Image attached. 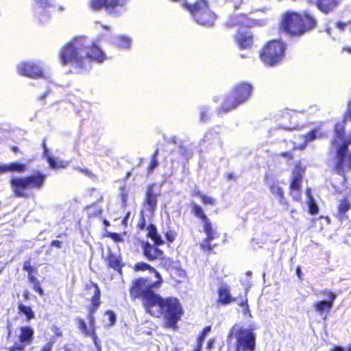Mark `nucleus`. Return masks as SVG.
I'll return each instance as SVG.
<instances>
[{
	"label": "nucleus",
	"instance_id": "obj_28",
	"mask_svg": "<svg viewBox=\"0 0 351 351\" xmlns=\"http://www.w3.org/2000/svg\"><path fill=\"white\" fill-rule=\"evenodd\" d=\"M147 237L150 238L156 245H163L165 243L164 240L158 234L156 226L152 223H150L147 227Z\"/></svg>",
	"mask_w": 351,
	"mask_h": 351
},
{
	"label": "nucleus",
	"instance_id": "obj_38",
	"mask_svg": "<svg viewBox=\"0 0 351 351\" xmlns=\"http://www.w3.org/2000/svg\"><path fill=\"white\" fill-rule=\"evenodd\" d=\"M215 245H211V242L210 241L204 239L200 243V248L204 252L207 253H210L213 251Z\"/></svg>",
	"mask_w": 351,
	"mask_h": 351
},
{
	"label": "nucleus",
	"instance_id": "obj_52",
	"mask_svg": "<svg viewBox=\"0 0 351 351\" xmlns=\"http://www.w3.org/2000/svg\"><path fill=\"white\" fill-rule=\"evenodd\" d=\"M279 156L286 158L287 160H291L293 158V154L290 151L280 152Z\"/></svg>",
	"mask_w": 351,
	"mask_h": 351
},
{
	"label": "nucleus",
	"instance_id": "obj_64",
	"mask_svg": "<svg viewBox=\"0 0 351 351\" xmlns=\"http://www.w3.org/2000/svg\"><path fill=\"white\" fill-rule=\"evenodd\" d=\"M202 347L199 345H196L195 349L193 351H201Z\"/></svg>",
	"mask_w": 351,
	"mask_h": 351
},
{
	"label": "nucleus",
	"instance_id": "obj_45",
	"mask_svg": "<svg viewBox=\"0 0 351 351\" xmlns=\"http://www.w3.org/2000/svg\"><path fill=\"white\" fill-rule=\"evenodd\" d=\"M104 236L112 239L115 243H120L123 241L121 236L117 232H106Z\"/></svg>",
	"mask_w": 351,
	"mask_h": 351
},
{
	"label": "nucleus",
	"instance_id": "obj_63",
	"mask_svg": "<svg viewBox=\"0 0 351 351\" xmlns=\"http://www.w3.org/2000/svg\"><path fill=\"white\" fill-rule=\"evenodd\" d=\"M343 51H347L349 53H351V47H346L343 48Z\"/></svg>",
	"mask_w": 351,
	"mask_h": 351
},
{
	"label": "nucleus",
	"instance_id": "obj_17",
	"mask_svg": "<svg viewBox=\"0 0 351 351\" xmlns=\"http://www.w3.org/2000/svg\"><path fill=\"white\" fill-rule=\"evenodd\" d=\"M160 245L154 243H150L148 241H141V247L143 256L149 261H162L165 258L164 252L158 247Z\"/></svg>",
	"mask_w": 351,
	"mask_h": 351
},
{
	"label": "nucleus",
	"instance_id": "obj_57",
	"mask_svg": "<svg viewBox=\"0 0 351 351\" xmlns=\"http://www.w3.org/2000/svg\"><path fill=\"white\" fill-rule=\"evenodd\" d=\"M208 117V110H204L200 112V119L203 121H206Z\"/></svg>",
	"mask_w": 351,
	"mask_h": 351
},
{
	"label": "nucleus",
	"instance_id": "obj_47",
	"mask_svg": "<svg viewBox=\"0 0 351 351\" xmlns=\"http://www.w3.org/2000/svg\"><path fill=\"white\" fill-rule=\"evenodd\" d=\"M335 132L336 136L339 138H342L344 137L345 135V129L343 126H339V125H336L335 127Z\"/></svg>",
	"mask_w": 351,
	"mask_h": 351
},
{
	"label": "nucleus",
	"instance_id": "obj_15",
	"mask_svg": "<svg viewBox=\"0 0 351 351\" xmlns=\"http://www.w3.org/2000/svg\"><path fill=\"white\" fill-rule=\"evenodd\" d=\"M19 75L33 79L45 78V75L41 67L32 61L22 62L17 66Z\"/></svg>",
	"mask_w": 351,
	"mask_h": 351
},
{
	"label": "nucleus",
	"instance_id": "obj_27",
	"mask_svg": "<svg viewBox=\"0 0 351 351\" xmlns=\"http://www.w3.org/2000/svg\"><path fill=\"white\" fill-rule=\"evenodd\" d=\"M27 170V166L26 164L21 163L19 162H12L9 164L3 165L4 172H16L19 173H22L25 172Z\"/></svg>",
	"mask_w": 351,
	"mask_h": 351
},
{
	"label": "nucleus",
	"instance_id": "obj_4",
	"mask_svg": "<svg viewBox=\"0 0 351 351\" xmlns=\"http://www.w3.org/2000/svg\"><path fill=\"white\" fill-rule=\"evenodd\" d=\"M47 176L38 170L25 176H16L10 180L12 191L16 197H34V191L40 190L45 185Z\"/></svg>",
	"mask_w": 351,
	"mask_h": 351
},
{
	"label": "nucleus",
	"instance_id": "obj_49",
	"mask_svg": "<svg viewBox=\"0 0 351 351\" xmlns=\"http://www.w3.org/2000/svg\"><path fill=\"white\" fill-rule=\"evenodd\" d=\"M146 226V219L144 216V213L141 212V217L140 221L137 225V227L139 230H144Z\"/></svg>",
	"mask_w": 351,
	"mask_h": 351
},
{
	"label": "nucleus",
	"instance_id": "obj_54",
	"mask_svg": "<svg viewBox=\"0 0 351 351\" xmlns=\"http://www.w3.org/2000/svg\"><path fill=\"white\" fill-rule=\"evenodd\" d=\"M335 25L339 30L343 32L346 29L348 23L342 21H337Z\"/></svg>",
	"mask_w": 351,
	"mask_h": 351
},
{
	"label": "nucleus",
	"instance_id": "obj_25",
	"mask_svg": "<svg viewBox=\"0 0 351 351\" xmlns=\"http://www.w3.org/2000/svg\"><path fill=\"white\" fill-rule=\"evenodd\" d=\"M247 19V15L243 14H234L229 17L225 22L224 27L226 28H232L234 27H241L244 25Z\"/></svg>",
	"mask_w": 351,
	"mask_h": 351
},
{
	"label": "nucleus",
	"instance_id": "obj_33",
	"mask_svg": "<svg viewBox=\"0 0 351 351\" xmlns=\"http://www.w3.org/2000/svg\"><path fill=\"white\" fill-rule=\"evenodd\" d=\"M319 129L314 128L304 135V141L305 143L311 142L317 138H321L325 136L322 132H319Z\"/></svg>",
	"mask_w": 351,
	"mask_h": 351
},
{
	"label": "nucleus",
	"instance_id": "obj_58",
	"mask_svg": "<svg viewBox=\"0 0 351 351\" xmlns=\"http://www.w3.org/2000/svg\"><path fill=\"white\" fill-rule=\"evenodd\" d=\"M296 275L300 280H302V272L300 266H298L296 268Z\"/></svg>",
	"mask_w": 351,
	"mask_h": 351
},
{
	"label": "nucleus",
	"instance_id": "obj_37",
	"mask_svg": "<svg viewBox=\"0 0 351 351\" xmlns=\"http://www.w3.org/2000/svg\"><path fill=\"white\" fill-rule=\"evenodd\" d=\"M159 151L158 149H156L154 153L151 156V162L147 166V171L148 173H151L153 170L158 166V161L157 160V157L158 156Z\"/></svg>",
	"mask_w": 351,
	"mask_h": 351
},
{
	"label": "nucleus",
	"instance_id": "obj_8",
	"mask_svg": "<svg viewBox=\"0 0 351 351\" xmlns=\"http://www.w3.org/2000/svg\"><path fill=\"white\" fill-rule=\"evenodd\" d=\"M182 6L189 11L195 21L201 25L211 27L217 19V15L210 8L208 0H196L193 3L184 1Z\"/></svg>",
	"mask_w": 351,
	"mask_h": 351
},
{
	"label": "nucleus",
	"instance_id": "obj_30",
	"mask_svg": "<svg viewBox=\"0 0 351 351\" xmlns=\"http://www.w3.org/2000/svg\"><path fill=\"white\" fill-rule=\"evenodd\" d=\"M191 195L193 197H199L204 205L214 206L217 203V201L214 197L203 194L199 190L197 189H194L191 192Z\"/></svg>",
	"mask_w": 351,
	"mask_h": 351
},
{
	"label": "nucleus",
	"instance_id": "obj_5",
	"mask_svg": "<svg viewBox=\"0 0 351 351\" xmlns=\"http://www.w3.org/2000/svg\"><path fill=\"white\" fill-rule=\"evenodd\" d=\"M84 36H76L64 44L58 51V58L62 65L72 64L83 71Z\"/></svg>",
	"mask_w": 351,
	"mask_h": 351
},
{
	"label": "nucleus",
	"instance_id": "obj_9",
	"mask_svg": "<svg viewBox=\"0 0 351 351\" xmlns=\"http://www.w3.org/2000/svg\"><path fill=\"white\" fill-rule=\"evenodd\" d=\"M235 339L234 351H254L256 335L252 329L234 325L228 335V340Z\"/></svg>",
	"mask_w": 351,
	"mask_h": 351
},
{
	"label": "nucleus",
	"instance_id": "obj_50",
	"mask_svg": "<svg viewBox=\"0 0 351 351\" xmlns=\"http://www.w3.org/2000/svg\"><path fill=\"white\" fill-rule=\"evenodd\" d=\"M54 341H49L45 343L41 348L40 351H52Z\"/></svg>",
	"mask_w": 351,
	"mask_h": 351
},
{
	"label": "nucleus",
	"instance_id": "obj_62",
	"mask_svg": "<svg viewBox=\"0 0 351 351\" xmlns=\"http://www.w3.org/2000/svg\"><path fill=\"white\" fill-rule=\"evenodd\" d=\"M130 217V213H127L125 216L123 217V220H122V224L124 225V226H126L127 225V221H128V219Z\"/></svg>",
	"mask_w": 351,
	"mask_h": 351
},
{
	"label": "nucleus",
	"instance_id": "obj_46",
	"mask_svg": "<svg viewBox=\"0 0 351 351\" xmlns=\"http://www.w3.org/2000/svg\"><path fill=\"white\" fill-rule=\"evenodd\" d=\"M105 315L108 317V325H114L116 321L115 313L112 311L107 310L105 312Z\"/></svg>",
	"mask_w": 351,
	"mask_h": 351
},
{
	"label": "nucleus",
	"instance_id": "obj_36",
	"mask_svg": "<svg viewBox=\"0 0 351 351\" xmlns=\"http://www.w3.org/2000/svg\"><path fill=\"white\" fill-rule=\"evenodd\" d=\"M23 269L27 272V278L28 280L32 279V277H35L34 274L37 273V269L32 265H31L30 260H27L24 262L23 265Z\"/></svg>",
	"mask_w": 351,
	"mask_h": 351
},
{
	"label": "nucleus",
	"instance_id": "obj_3",
	"mask_svg": "<svg viewBox=\"0 0 351 351\" xmlns=\"http://www.w3.org/2000/svg\"><path fill=\"white\" fill-rule=\"evenodd\" d=\"M84 290L86 295L93 294L89 300L90 305L87 308V319L89 323V328L87 327L84 319L82 318H77L76 322L79 329L84 335L85 337H91L96 348L99 351H101L99 341L96 333L95 319L94 317V314L99 309L101 303V291L98 285L92 281H90L89 283L85 285Z\"/></svg>",
	"mask_w": 351,
	"mask_h": 351
},
{
	"label": "nucleus",
	"instance_id": "obj_48",
	"mask_svg": "<svg viewBox=\"0 0 351 351\" xmlns=\"http://www.w3.org/2000/svg\"><path fill=\"white\" fill-rule=\"evenodd\" d=\"M76 169L79 172L84 173V175L87 176L89 178H94V177H95V176L92 172V171H90V169H88L87 168L77 167Z\"/></svg>",
	"mask_w": 351,
	"mask_h": 351
},
{
	"label": "nucleus",
	"instance_id": "obj_31",
	"mask_svg": "<svg viewBox=\"0 0 351 351\" xmlns=\"http://www.w3.org/2000/svg\"><path fill=\"white\" fill-rule=\"evenodd\" d=\"M234 298H237V300L235 302L237 304L241 307L243 311L244 314L250 313V307L248 305V299H247V291H245V293L242 294H239L237 297H234Z\"/></svg>",
	"mask_w": 351,
	"mask_h": 351
},
{
	"label": "nucleus",
	"instance_id": "obj_11",
	"mask_svg": "<svg viewBox=\"0 0 351 351\" xmlns=\"http://www.w3.org/2000/svg\"><path fill=\"white\" fill-rule=\"evenodd\" d=\"M335 169L343 175L351 169V153L346 144L341 143L336 150Z\"/></svg>",
	"mask_w": 351,
	"mask_h": 351
},
{
	"label": "nucleus",
	"instance_id": "obj_59",
	"mask_svg": "<svg viewBox=\"0 0 351 351\" xmlns=\"http://www.w3.org/2000/svg\"><path fill=\"white\" fill-rule=\"evenodd\" d=\"M226 178L228 180H235L237 177L233 173L230 172V173H228L226 174Z\"/></svg>",
	"mask_w": 351,
	"mask_h": 351
},
{
	"label": "nucleus",
	"instance_id": "obj_18",
	"mask_svg": "<svg viewBox=\"0 0 351 351\" xmlns=\"http://www.w3.org/2000/svg\"><path fill=\"white\" fill-rule=\"evenodd\" d=\"M305 169L301 166L300 162L295 164L292 171V178L289 185V191H295L300 192L301 190V183L303 178Z\"/></svg>",
	"mask_w": 351,
	"mask_h": 351
},
{
	"label": "nucleus",
	"instance_id": "obj_12",
	"mask_svg": "<svg viewBox=\"0 0 351 351\" xmlns=\"http://www.w3.org/2000/svg\"><path fill=\"white\" fill-rule=\"evenodd\" d=\"M156 184H149L145 191V197L142 202L141 213H147L152 215L156 210L158 198L160 193L155 190Z\"/></svg>",
	"mask_w": 351,
	"mask_h": 351
},
{
	"label": "nucleus",
	"instance_id": "obj_23",
	"mask_svg": "<svg viewBox=\"0 0 351 351\" xmlns=\"http://www.w3.org/2000/svg\"><path fill=\"white\" fill-rule=\"evenodd\" d=\"M351 209V202L348 197H343L337 206V210L335 217L340 221H346L348 219L347 213Z\"/></svg>",
	"mask_w": 351,
	"mask_h": 351
},
{
	"label": "nucleus",
	"instance_id": "obj_10",
	"mask_svg": "<svg viewBox=\"0 0 351 351\" xmlns=\"http://www.w3.org/2000/svg\"><path fill=\"white\" fill-rule=\"evenodd\" d=\"M130 0H89V8L95 11L104 10L109 14H119L124 10Z\"/></svg>",
	"mask_w": 351,
	"mask_h": 351
},
{
	"label": "nucleus",
	"instance_id": "obj_16",
	"mask_svg": "<svg viewBox=\"0 0 351 351\" xmlns=\"http://www.w3.org/2000/svg\"><path fill=\"white\" fill-rule=\"evenodd\" d=\"M320 294L325 295L328 298L327 300H319L313 303V308L314 311L320 315H324V319L326 318L327 315L333 303L336 300L337 295L329 289H324L320 291Z\"/></svg>",
	"mask_w": 351,
	"mask_h": 351
},
{
	"label": "nucleus",
	"instance_id": "obj_35",
	"mask_svg": "<svg viewBox=\"0 0 351 351\" xmlns=\"http://www.w3.org/2000/svg\"><path fill=\"white\" fill-rule=\"evenodd\" d=\"M308 212L312 215H315L319 213V208L315 203L313 197H312L310 190L308 191Z\"/></svg>",
	"mask_w": 351,
	"mask_h": 351
},
{
	"label": "nucleus",
	"instance_id": "obj_43",
	"mask_svg": "<svg viewBox=\"0 0 351 351\" xmlns=\"http://www.w3.org/2000/svg\"><path fill=\"white\" fill-rule=\"evenodd\" d=\"M37 9H45L52 6L51 0H34Z\"/></svg>",
	"mask_w": 351,
	"mask_h": 351
},
{
	"label": "nucleus",
	"instance_id": "obj_44",
	"mask_svg": "<svg viewBox=\"0 0 351 351\" xmlns=\"http://www.w3.org/2000/svg\"><path fill=\"white\" fill-rule=\"evenodd\" d=\"M342 121L343 123L351 121V97L350 99L348 101L347 108L345 112L343 113Z\"/></svg>",
	"mask_w": 351,
	"mask_h": 351
},
{
	"label": "nucleus",
	"instance_id": "obj_40",
	"mask_svg": "<svg viewBox=\"0 0 351 351\" xmlns=\"http://www.w3.org/2000/svg\"><path fill=\"white\" fill-rule=\"evenodd\" d=\"M29 281L33 284L34 290L36 291L40 295H43V290L41 288L38 280L36 277H32V279H29Z\"/></svg>",
	"mask_w": 351,
	"mask_h": 351
},
{
	"label": "nucleus",
	"instance_id": "obj_14",
	"mask_svg": "<svg viewBox=\"0 0 351 351\" xmlns=\"http://www.w3.org/2000/svg\"><path fill=\"white\" fill-rule=\"evenodd\" d=\"M191 208L193 215L200 219L203 223L204 231L206 233L205 239H207L211 242L216 238V233L213 230L211 222L204 209L196 203H191Z\"/></svg>",
	"mask_w": 351,
	"mask_h": 351
},
{
	"label": "nucleus",
	"instance_id": "obj_21",
	"mask_svg": "<svg viewBox=\"0 0 351 351\" xmlns=\"http://www.w3.org/2000/svg\"><path fill=\"white\" fill-rule=\"evenodd\" d=\"M340 4V0H316L315 5L317 10L324 14L335 12Z\"/></svg>",
	"mask_w": 351,
	"mask_h": 351
},
{
	"label": "nucleus",
	"instance_id": "obj_39",
	"mask_svg": "<svg viewBox=\"0 0 351 351\" xmlns=\"http://www.w3.org/2000/svg\"><path fill=\"white\" fill-rule=\"evenodd\" d=\"M117 45L120 47L129 48L131 45V40L126 36H121L117 38Z\"/></svg>",
	"mask_w": 351,
	"mask_h": 351
},
{
	"label": "nucleus",
	"instance_id": "obj_56",
	"mask_svg": "<svg viewBox=\"0 0 351 351\" xmlns=\"http://www.w3.org/2000/svg\"><path fill=\"white\" fill-rule=\"evenodd\" d=\"M331 351H351V344L347 348L346 350L341 346H335Z\"/></svg>",
	"mask_w": 351,
	"mask_h": 351
},
{
	"label": "nucleus",
	"instance_id": "obj_2",
	"mask_svg": "<svg viewBox=\"0 0 351 351\" xmlns=\"http://www.w3.org/2000/svg\"><path fill=\"white\" fill-rule=\"evenodd\" d=\"M317 26L315 15L308 10L297 12L287 10L281 14L279 29L291 37H300Z\"/></svg>",
	"mask_w": 351,
	"mask_h": 351
},
{
	"label": "nucleus",
	"instance_id": "obj_20",
	"mask_svg": "<svg viewBox=\"0 0 351 351\" xmlns=\"http://www.w3.org/2000/svg\"><path fill=\"white\" fill-rule=\"evenodd\" d=\"M19 335L18 336V341L16 342L19 346H23L25 350L27 346L33 343L34 330L28 326H23L19 327Z\"/></svg>",
	"mask_w": 351,
	"mask_h": 351
},
{
	"label": "nucleus",
	"instance_id": "obj_19",
	"mask_svg": "<svg viewBox=\"0 0 351 351\" xmlns=\"http://www.w3.org/2000/svg\"><path fill=\"white\" fill-rule=\"evenodd\" d=\"M217 295L216 304L218 306H227L237 300V298H234V296L232 295L230 288L227 285H221L218 288Z\"/></svg>",
	"mask_w": 351,
	"mask_h": 351
},
{
	"label": "nucleus",
	"instance_id": "obj_26",
	"mask_svg": "<svg viewBox=\"0 0 351 351\" xmlns=\"http://www.w3.org/2000/svg\"><path fill=\"white\" fill-rule=\"evenodd\" d=\"M44 147V154H46L47 161L49 163V167L53 169H65L69 165V162L64 160H56L51 156L48 155V149L45 145V143H43Z\"/></svg>",
	"mask_w": 351,
	"mask_h": 351
},
{
	"label": "nucleus",
	"instance_id": "obj_55",
	"mask_svg": "<svg viewBox=\"0 0 351 351\" xmlns=\"http://www.w3.org/2000/svg\"><path fill=\"white\" fill-rule=\"evenodd\" d=\"M62 245V242L58 240H53L51 242L50 246L55 247L56 248H61Z\"/></svg>",
	"mask_w": 351,
	"mask_h": 351
},
{
	"label": "nucleus",
	"instance_id": "obj_42",
	"mask_svg": "<svg viewBox=\"0 0 351 351\" xmlns=\"http://www.w3.org/2000/svg\"><path fill=\"white\" fill-rule=\"evenodd\" d=\"M164 234L168 243H173L176 240L178 235L177 232L173 229L167 230Z\"/></svg>",
	"mask_w": 351,
	"mask_h": 351
},
{
	"label": "nucleus",
	"instance_id": "obj_61",
	"mask_svg": "<svg viewBox=\"0 0 351 351\" xmlns=\"http://www.w3.org/2000/svg\"><path fill=\"white\" fill-rule=\"evenodd\" d=\"M10 148L15 154L20 153V149H19V147H17L16 145H12V146H10Z\"/></svg>",
	"mask_w": 351,
	"mask_h": 351
},
{
	"label": "nucleus",
	"instance_id": "obj_6",
	"mask_svg": "<svg viewBox=\"0 0 351 351\" xmlns=\"http://www.w3.org/2000/svg\"><path fill=\"white\" fill-rule=\"evenodd\" d=\"M253 86L247 82H241L232 87L230 93L227 94L221 106L217 108V114H222L236 108L246 102L251 97Z\"/></svg>",
	"mask_w": 351,
	"mask_h": 351
},
{
	"label": "nucleus",
	"instance_id": "obj_24",
	"mask_svg": "<svg viewBox=\"0 0 351 351\" xmlns=\"http://www.w3.org/2000/svg\"><path fill=\"white\" fill-rule=\"evenodd\" d=\"M107 266L119 274L122 275V269L124 263L122 261L121 256L117 255L112 252H109L106 256Z\"/></svg>",
	"mask_w": 351,
	"mask_h": 351
},
{
	"label": "nucleus",
	"instance_id": "obj_22",
	"mask_svg": "<svg viewBox=\"0 0 351 351\" xmlns=\"http://www.w3.org/2000/svg\"><path fill=\"white\" fill-rule=\"evenodd\" d=\"M234 41L240 49H246L252 45L253 35L249 32H237L234 36Z\"/></svg>",
	"mask_w": 351,
	"mask_h": 351
},
{
	"label": "nucleus",
	"instance_id": "obj_34",
	"mask_svg": "<svg viewBox=\"0 0 351 351\" xmlns=\"http://www.w3.org/2000/svg\"><path fill=\"white\" fill-rule=\"evenodd\" d=\"M129 190L123 185L119 189V196L121 199V206L125 208L128 206Z\"/></svg>",
	"mask_w": 351,
	"mask_h": 351
},
{
	"label": "nucleus",
	"instance_id": "obj_7",
	"mask_svg": "<svg viewBox=\"0 0 351 351\" xmlns=\"http://www.w3.org/2000/svg\"><path fill=\"white\" fill-rule=\"evenodd\" d=\"M287 44L281 39H271L265 43L259 51V58L267 66H274L282 62Z\"/></svg>",
	"mask_w": 351,
	"mask_h": 351
},
{
	"label": "nucleus",
	"instance_id": "obj_53",
	"mask_svg": "<svg viewBox=\"0 0 351 351\" xmlns=\"http://www.w3.org/2000/svg\"><path fill=\"white\" fill-rule=\"evenodd\" d=\"M7 351H24V349L23 346H21L16 342H15L8 348Z\"/></svg>",
	"mask_w": 351,
	"mask_h": 351
},
{
	"label": "nucleus",
	"instance_id": "obj_51",
	"mask_svg": "<svg viewBox=\"0 0 351 351\" xmlns=\"http://www.w3.org/2000/svg\"><path fill=\"white\" fill-rule=\"evenodd\" d=\"M52 332H53L55 337H61L62 336V332L61 331L60 328L58 326L53 325L51 328Z\"/></svg>",
	"mask_w": 351,
	"mask_h": 351
},
{
	"label": "nucleus",
	"instance_id": "obj_32",
	"mask_svg": "<svg viewBox=\"0 0 351 351\" xmlns=\"http://www.w3.org/2000/svg\"><path fill=\"white\" fill-rule=\"evenodd\" d=\"M17 308L19 310V313L20 314H23V315H25L26 319L27 321H29V320L35 318V314L30 306H25L22 303H19L18 304Z\"/></svg>",
	"mask_w": 351,
	"mask_h": 351
},
{
	"label": "nucleus",
	"instance_id": "obj_1",
	"mask_svg": "<svg viewBox=\"0 0 351 351\" xmlns=\"http://www.w3.org/2000/svg\"><path fill=\"white\" fill-rule=\"evenodd\" d=\"M133 269L136 271L147 270L154 274L156 280L152 281L149 277L134 279L129 288L131 300H141L146 313L156 318L162 317L167 328L176 329L178 322L184 314L180 300L176 297L164 298L156 293L163 280L154 267L144 262H138L134 265Z\"/></svg>",
	"mask_w": 351,
	"mask_h": 351
},
{
	"label": "nucleus",
	"instance_id": "obj_60",
	"mask_svg": "<svg viewBox=\"0 0 351 351\" xmlns=\"http://www.w3.org/2000/svg\"><path fill=\"white\" fill-rule=\"evenodd\" d=\"M23 297L25 300H29L30 299V293L27 290H25L23 293Z\"/></svg>",
	"mask_w": 351,
	"mask_h": 351
},
{
	"label": "nucleus",
	"instance_id": "obj_29",
	"mask_svg": "<svg viewBox=\"0 0 351 351\" xmlns=\"http://www.w3.org/2000/svg\"><path fill=\"white\" fill-rule=\"evenodd\" d=\"M269 189L271 193L278 198L280 204L286 206L287 207L289 206V203L285 197L284 191L280 186L276 184H272L269 186Z\"/></svg>",
	"mask_w": 351,
	"mask_h": 351
},
{
	"label": "nucleus",
	"instance_id": "obj_41",
	"mask_svg": "<svg viewBox=\"0 0 351 351\" xmlns=\"http://www.w3.org/2000/svg\"><path fill=\"white\" fill-rule=\"evenodd\" d=\"M210 330H211L210 326H206L202 330V331L201 332V333L198 335V337L197 338V344L196 345H199L200 346H202L204 340L207 333L209 332L210 331Z\"/></svg>",
	"mask_w": 351,
	"mask_h": 351
},
{
	"label": "nucleus",
	"instance_id": "obj_13",
	"mask_svg": "<svg viewBox=\"0 0 351 351\" xmlns=\"http://www.w3.org/2000/svg\"><path fill=\"white\" fill-rule=\"evenodd\" d=\"M84 44L86 46L83 50V70L86 69L87 62H102L106 59V56L102 50L95 43L89 45L85 37H84Z\"/></svg>",
	"mask_w": 351,
	"mask_h": 351
}]
</instances>
